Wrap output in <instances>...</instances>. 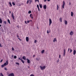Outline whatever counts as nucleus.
<instances>
[{
    "label": "nucleus",
    "mask_w": 76,
    "mask_h": 76,
    "mask_svg": "<svg viewBox=\"0 0 76 76\" xmlns=\"http://www.w3.org/2000/svg\"><path fill=\"white\" fill-rule=\"evenodd\" d=\"M23 60H26V57L25 56H23Z\"/></svg>",
    "instance_id": "a211bd4d"
},
{
    "label": "nucleus",
    "mask_w": 76,
    "mask_h": 76,
    "mask_svg": "<svg viewBox=\"0 0 76 76\" xmlns=\"http://www.w3.org/2000/svg\"><path fill=\"white\" fill-rule=\"evenodd\" d=\"M4 70H7V68L5 67L4 68Z\"/></svg>",
    "instance_id": "ea45409f"
},
{
    "label": "nucleus",
    "mask_w": 76,
    "mask_h": 76,
    "mask_svg": "<svg viewBox=\"0 0 76 76\" xmlns=\"http://www.w3.org/2000/svg\"><path fill=\"white\" fill-rule=\"evenodd\" d=\"M14 58H15V59H16V58H17V57L16 56H14Z\"/></svg>",
    "instance_id": "f704fd0d"
},
{
    "label": "nucleus",
    "mask_w": 76,
    "mask_h": 76,
    "mask_svg": "<svg viewBox=\"0 0 76 76\" xmlns=\"http://www.w3.org/2000/svg\"><path fill=\"white\" fill-rule=\"evenodd\" d=\"M39 7H40V8H42V4H39Z\"/></svg>",
    "instance_id": "393cba45"
},
{
    "label": "nucleus",
    "mask_w": 76,
    "mask_h": 76,
    "mask_svg": "<svg viewBox=\"0 0 76 76\" xmlns=\"http://www.w3.org/2000/svg\"><path fill=\"white\" fill-rule=\"evenodd\" d=\"M28 13L29 14H30V13H31V11H29L28 12Z\"/></svg>",
    "instance_id": "c756f323"
},
{
    "label": "nucleus",
    "mask_w": 76,
    "mask_h": 76,
    "mask_svg": "<svg viewBox=\"0 0 76 76\" xmlns=\"http://www.w3.org/2000/svg\"><path fill=\"white\" fill-rule=\"evenodd\" d=\"M57 63H58L59 62V59H58L56 61Z\"/></svg>",
    "instance_id": "e433bc0d"
},
{
    "label": "nucleus",
    "mask_w": 76,
    "mask_h": 76,
    "mask_svg": "<svg viewBox=\"0 0 76 76\" xmlns=\"http://www.w3.org/2000/svg\"><path fill=\"white\" fill-rule=\"evenodd\" d=\"M69 50H70V48H69L68 49V52H69Z\"/></svg>",
    "instance_id": "8fccbe9b"
},
{
    "label": "nucleus",
    "mask_w": 76,
    "mask_h": 76,
    "mask_svg": "<svg viewBox=\"0 0 76 76\" xmlns=\"http://www.w3.org/2000/svg\"><path fill=\"white\" fill-rule=\"evenodd\" d=\"M1 25L0 24V27H1Z\"/></svg>",
    "instance_id": "0e129e2a"
},
{
    "label": "nucleus",
    "mask_w": 76,
    "mask_h": 76,
    "mask_svg": "<svg viewBox=\"0 0 76 76\" xmlns=\"http://www.w3.org/2000/svg\"><path fill=\"white\" fill-rule=\"evenodd\" d=\"M69 34L70 35H73V31H71L69 33Z\"/></svg>",
    "instance_id": "6e6552de"
},
{
    "label": "nucleus",
    "mask_w": 76,
    "mask_h": 76,
    "mask_svg": "<svg viewBox=\"0 0 76 76\" xmlns=\"http://www.w3.org/2000/svg\"><path fill=\"white\" fill-rule=\"evenodd\" d=\"M36 60H37V61H39V58H36Z\"/></svg>",
    "instance_id": "c85d7f7f"
},
{
    "label": "nucleus",
    "mask_w": 76,
    "mask_h": 76,
    "mask_svg": "<svg viewBox=\"0 0 76 76\" xmlns=\"http://www.w3.org/2000/svg\"><path fill=\"white\" fill-rule=\"evenodd\" d=\"M21 61L23 63V64H24V61H23V60H21Z\"/></svg>",
    "instance_id": "473e14b6"
},
{
    "label": "nucleus",
    "mask_w": 76,
    "mask_h": 76,
    "mask_svg": "<svg viewBox=\"0 0 76 76\" xmlns=\"http://www.w3.org/2000/svg\"><path fill=\"white\" fill-rule=\"evenodd\" d=\"M4 23L5 25H6V24H7V22H6V21H4Z\"/></svg>",
    "instance_id": "a878e982"
},
{
    "label": "nucleus",
    "mask_w": 76,
    "mask_h": 76,
    "mask_svg": "<svg viewBox=\"0 0 76 76\" xmlns=\"http://www.w3.org/2000/svg\"><path fill=\"white\" fill-rule=\"evenodd\" d=\"M16 64H18V65H19V63H18V62L16 63Z\"/></svg>",
    "instance_id": "09e8293b"
},
{
    "label": "nucleus",
    "mask_w": 76,
    "mask_h": 76,
    "mask_svg": "<svg viewBox=\"0 0 76 76\" xmlns=\"http://www.w3.org/2000/svg\"><path fill=\"white\" fill-rule=\"evenodd\" d=\"M48 1H50V0H47Z\"/></svg>",
    "instance_id": "bf43d9fd"
},
{
    "label": "nucleus",
    "mask_w": 76,
    "mask_h": 76,
    "mask_svg": "<svg viewBox=\"0 0 76 76\" xmlns=\"http://www.w3.org/2000/svg\"><path fill=\"white\" fill-rule=\"evenodd\" d=\"M55 41H56V42H57V40L56 39V38H55L53 40V42H55Z\"/></svg>",
    "instance_id": "2eb2a0df"
},
{
    "label": "nucleus",
    "mask_w": 76,
    "mask_h": 76,
    "mask_svg": "<svg viewBox=\"0 0 76 76\" xmlns=\"http://www.w3.org/2000/svg\"><path fill=\"white\" fill-rule=\"evenodd\" d=\"M38 11H39H39H40V10H39V8H38Z\"/></svg>",
    "instance_id": "603ef678"
},
{
    "label": "nucleus",
    "mask_w": 76,
    "mask_h": 76,
    "mask_svg": "<svg viewBox=\"0 0 76 76\" xmlns=\"http://www.w3.org/2000/svg\"><path fill=\"white\" fill-rule=\"evenodd\" d=\"M44 1V2H46L47 0H43Z\"/></svg>",
    "instance_id": "5fc2aeb1"
},
{
    "label": "nucleus",
    "mask_w": 76,
    "mask_h": 76,
    "mask_svg": "<svg viewBox=\"0 0 76 76\" xmlns=\"http://www.w3.org/2000/svg\"><path fill=\"white\" fill-rule=\"evenodd\" d=\"M14 73H11L8 76H14Z\"/></svg>",
    "instance_id": "39448f33"
},
{
    "label": "nucleus",
    "mask_w": 76,
    "mask_h": 76,
    "mask_svg": "<svg viewBox=\"0 0 76 76\" xmlns=\"http://www.w3.org/2000/svg\"><path fill=\"white\" fill-rule=\"evenodd\" d=\"M17 27H18V28H19V26H17Z\"/></svg>",
    "instance_id": "680f3d73"
},
{
    "label": "nucleus",
    "mask_w": 76,
    "mask_h": 76,
    "mask_svg": "<svg viewBox=\"0 0 76 76\" xmlns=\"http://www.w3.org/2000/svg\"><path fill=\"white\" fill-rule=\"evenodd\" d=\"M37 40H35L34 41V43H37Z\"/></svg>",
    "instance_id": "37998d69"
},
{
    "label": "nucleus",
    "mask_w": 76,
    "mask_h": 76,
    "mask_svg": "<svg viewBox=\"0 0 76 76\" xmlns=\"http://www.w3.org/2000/svg\"><path fill=\"white\" fill-rule=\"evenodd\" d=\"M25 23H26V24H27L28 23H27V22H26V21H25Z\"/></svg>",
    "instance_id": "49530a36"
},
{
    "label": "nucleus",
    "mask_w": 76,
    "mask_h": 76,
    "mask_svg": "<svg viewBox=\"0 0 76 76\" xmlns=\"http://www.w3.org/2000/svg\"><path fill=\"white\" fill-rule=\"evenodd\" d=\"M12 17L13 18V19L14 20H15V16H14V15H13V12L12 13Z\"/></svg>",
    "instance_id": "f8f14e48"
},
{
    "label": "nucleus",
    "mask_w": 76,
    "mask_h": 76,
    "mask_svg": "<svg viewBox=\"0 0 76 76\" xmlns=\"http://www.w3.org/2000/svg\"><path fill=\"white\" fill-rule=\"evenodd\" d=\"M10 13H11V11H10Z\"/></svg>",
    "instance_id": "052dcab7"
},
{
    "label": "nucleus",
    "mask_w": 76,
    "mask_h": 76,
    "mask_svg": "<svg viewBox=\"0 0 76 76\" xmlns=\"http://www.w3.org/2000/svg\"><path fill=\"white\" fill-rule=\"evenodd\" d=\"M51 32V30L49 29V30H48L47 31V33L48 34Z\"/></svg>",
    "instance_id": "9b49d317"
},
{
    "label": "nucleus",
    "mask_w": 76,
    "mask_h": 76,
    "mask_svg": "<svg viewBox=\"0 0 76 76\" xmlns=\"http://www.w3.org/2000/svg\"><path fill=\"white\" fill-rule=\"evenodd\" d=\"M12 4L13 6H15V3L13 2H12Z\"/></svg>",
    "instance_id": "2f4dec72"
},
{
    "label": "nucleus",
    "mask_w": 76,
    "mask_h": 76,
    "mask_svg": "<svg viewBox=\"0 0 76 76\" xmlns=\"http://www.w3.org/2000/svg\"><path fill=\"white\" fill-rule=\"evenodd\" d=\"M12 51H14L15 50V49H14L13 47L12 48Z\"/></svg>",
    "instance_id": "c9c22d12"
},
{
    "label": "nucleus",
    "mask_w": 76,
    "mask_h": 76,
    "mask_svg": "<svg viewBox=\"0 0 76 76\" xmlns=\"http://www.w3.org/2000/svg\"><path fill=\"white\" fill-rule=\"evenodd\" d=\"M7 22H8V23H10V24H11L10 22V20H9V19L7 20Z\"/></svg>",
    "instance_id": "b1692460"
},
{
    "label": "nucleus",
    "mask_w": 76,
    "mask_h": 76,
    "mask_svg": "<svg viewBox=\"0 0 76 76\" xmlns=\"http://www.w3.org/2000/svg\"><path fill=\"white\" fill-rule=\"evenodd\" d=\"M26 42H28L29 41V37H26Z\"/></svg>",
    "instance_id": "423d86ee"
},
{
    "label": "nucleus",
    "mask_w": 76,
    "mask_h": 76,
    "mask_svg": "<svg viewBox=\"0 0 76 76\" xmlns=\"http://www.w3.org/2000/svg\"><path fill=\"white\" fill-rule=\"evenodd\" d=\"M28 3H29V0H27V2H26L27 4H28Z\"/></svg>",
    "instance_id": "58836bf2"
},
{
    "label": "nucleus",
    "mask_w": 76,
    "mask_h": 76,
    "mask_svg": "<svg viewBox=\"0 0 76 76\" xmlns=\"http://www.w3.org/2000/svg\"><path fill=\"white\" fill-rule=\"evenodd\" d=\"M30 76H35L34 74H31Z\"/></svg>",
    "instance_id": "79ce46f5"
},
{
    "label": "nucleus",
    "mask_w": 76,
    "mask_h": 76,
    "mask_svg": "<svg viewBox=\"0 0 76 76\" xmlns=\"http://www.w3.org/2000/svg\"><path fill=\"white\" fill-rule=\"evenodd\" d=\"M58 9H59V7L58 6V5H57V10H58Z\"/></svg>",
    "instance_id": "cd10ccee"
},
{
    "label": "nucleus",
    "mask_w": 76,
    "mask_h": 76,
    "mask_svg": "<svg viewBox=\"0 0 76 76\" xmlns=\"http://www.w3.org/2000/svg\"><path fill=\"white\" fill-rule=\"evenodd\" d=\"M18 59H19V60H22V59L20 58H19Z\"/></svg>",
    "instance_id": "864d4df0"
},
{
    "label": "nucleus",
    "mask_w": 76,
    "mask_h": 76,
    "mask_svg": "<svg viewBox=\"0 0 76 76\" xmlns=\"http://www.w3.org/2000/svg\"><path fill=\"white\" fill-rule=\"evenodd\" d=\"M27 62L28 63H29V64H30V60H29L28 59H27Z\"/></svg>",
    "instance_id": "9d476101"
},
{
    "label": "nucleus",
    "mask_w": 76,
    "mask_h": 76,
    "mask_svg": "<svg viewBox=\"0 0 76 76\" xmlns=\"http://www.w3.org/2000/svg\"><path fill=\"white\" fill-rule=\"evenodd\" d=\"M30 22H32V20H30Z\"/></svg>",
    "instance_id": "69168bd1"
},
{
    "label": "nucleus",
    "mask_w": 76,
    "mask_h": 76,
    "mask_svg": "<svg viewBox=\"0 0 76 76\" xmlns=\"http://www.w3.org/2000/svg\"><path fill=\"white\" fill-rule=\"evenodd\" d=\"M0 47H3V46L1 45V44H0Z\"/></svg>",
    "instance_id": "c03bdc74"
},
{
    "label": "nucleus",
    "mask_w": 76,
    "mask_h": 76,
    "mask_svg": "<svg viewBox=\"0 0 76 76\" xmlns=\"http://www.w3.org/2000/svg\"><path fill=\"white\" fill-rule=\"evenodd\" d=\"M3 76V74H2V73H0V76Z\"/></svg>",
    "instance_id": "7c9ffc66"
},
{
    "label": "nucleus",
    "mask_w": 76,
    "mask_h": 76,
    "mask_svg": "<svg viewBox=\"0 0 76 76\" xmlns=\"http://www.w3.org/2000/svg\"><path fill=\"white\" fill-rule=\"evenodd\" d=\"M76 50H74L73 51V55H75V54H76Z\"/></svg>",
    "instance_id": "4468645a"
},
{
    "label": "nucleus",
    "mask_w": 76,
    "mask_h": 76,
    "mask_svg": "<svg viewBox=\"0 0 76 76\" xmlns=\"http://www.w3.org/2000/svg\"><path fill=\"white\" fill-rule=\"evenodd\" d=\"M18 39H19V40H20V38H18Z\"/></svg>",
    "instance_id": "e2e57ef3"
},
{
    "label": "nucleus",
    "mask_w": 76,
    "mask_h": 76,
    "mask_svg": "<svg viewBox=\"0 0 76 76\" xmlns=\"http://www.w3.org/2000/svg\"><path fill=\"white\" fill-rule=\"evenodd\" d=\"M3 61V59H1V61H0V63H1Z\"/></svg>",
    "instance_id": "3c124183"
},
{
    "label": "nucleus",
    "mask_w": 76,
    "mask_h": 76,
    "mask_svg": "<svg viewBox=\"0 0 76 76\" xmlns=\"http://www.w3.org/2000/svg\"><path fill=\"white\" fill-rule=\"evenodd\" d=\"M65 55H66V50L65 49H64V56H65Z\"/></svg>",
    "instance_id": "0eeeda50"
},
{
    "label": "nucleus",
    "mask_w": 76,
    "mask_h": 76,
    "mask_svg": "<svg viewBox=\"0 0 76 76\" xmlns=\"http://www.w3.org/2000/svg\"><path fill=\"white\" fill-rule=\"evenodd\" d=\"M69 5H71V3H70V2H69Z\"/></svg>",
    "instance_id": "6e6d98bb"
},
{
    "label": "nucleus",
    "mask_w": 76,
    "mask_h": 76,
    "mask_svg": "<svg viewBox=\"0 0 76 76\" xmlns=\"http://www.w3.org/2000/svg\"><path fill=\"white\" fill-rule=\"evenodd\" d=\"M3 22V21H2V20L1 19V18H0V23H2Z\"/></svg>",
    "instance_id": "dca6fc26"
},
{
    "label": "nucleus",
    "mask_w": 76,
    "mask_h": 76,
    "mask_svg": "<svg viewBox=\"0 0 76 76\" xmlns=\"http://www.w3.org/2000/svg\"><path fill=\"white\" fill-rule=\"evenodd\" d=\"M44 9H47V6L46 5H45L43 6Z\"/></svg>",
    "instance_id": "ddd939ff"
},
{
    "label": "nucleus",
    "mask_w": 76,
    "mask_h": 76,
    "mask_svg": "<svg viewBox=\"0 0 76 76\" xmlns=\"http://www.w3.org/2000/svg\"><path fill=\"white\" fill-rule=\"evenodd\" d=\"M64 23L65 25H67V21L66 20H65Z\"/></svg>",
    "instance_id": "f3484780"
},
{
    "label": "nucleus",
    "mask_w": 76,
    "mask_h": 76,
    "mask_svg": "<svg viewBox=\"0 0 76 76\" xmlns=\"http://www.w3.org/2000/svg\"><path fill=\"white\" fill-rule=\"evenodd\" d=\"M51 23H52V20H51V19H49V26L51 25Z\"/></svg>",
    "instance_id": "7ed1b4c3"
},
{
    "label": "nucleus",
    "mask_w": 76,
    "mask_h": 76,
    "mask_svg": "<svg viewBox=\"0 0 76 76\" xmlns=\"http://www.w3.org/2000/svg\"><path fill=\"white\" fill-rule=\"evenodd\" d=\"M6 63V65L7 66V65L9 64V63H8V61L7 60Z\"/></svg>",
    "instance_id": "4be33fe9"
},
{
    "label": "nucleus",
    "mask_w": 76,
    "mask_h": 76,
    "mask_svg": "<svg viewBox=\"0 0 76 76\" xmlns=\"http://www.w3.org/2000/svg\"><path fill=\"white\" fill-rule=\"evenodd\" d=\"M29 0V4H31V3L32 2V0Z\"/></svg>",
    "instance_id": "bb28decb"
},
{
    "label": "nucleus",
    "mask_w": 76,
    "mask_h": 76,
    "mask_svg": "<svg viewBox=\"0 0 76 76\" xmlns=\"http://www.w3.org/2000/svg\"><path fill=\"white\" fill-rule=\"evenodd\" d=\"M17 37H18V38H19V37L18 36V35L17 36Z\"/></svg>",
    "instance_id": "4d7b16f0"
},
{
    "label": "nucleus",
    "mask_w": 76,
    "mask_h": 76,
    "mask_svg": "<svg viewBox=\"0 0 76 76\" xmlns=\"http://www.w3.org/2000/svg\"><path fill=\"white\" fill-rule=\"evenodd\" d=\"M72 49H70V53H72Z\"/></svg>",
    "instance_id": "a19ab883"
},
{
    "label": "nucleus",
    "mask_w": 76,
    "mask_h": 76,
    "mask_svg": "<svg viewBox=\"0 0 76 76\" xmlns=\"http://www.w3.org/2000/svg\"><path fill=\"white\" fill-rule=\"evenodd\" d=\"M59 58H60H60H61V55H59Z\"/></svg>",
    "instance_id": "4c0bfd02"
},
{
    "label": "nucleus",
    "mask_w": 76,
    "mask_h": 76,
    "mask_svg": "<svg viewBox=\"0 0 76 76\" xmlns=\"http://www.w3.org/2000/svg\"><path fill=\"white\" fill-rule=\"evenodd\" d=\"M35 56L34 55L33 57H34Z\"/></svg>",
    "instance_id": "13d9d810"
},
{
    "label": "nucleus",
    "mask_w": 76,
    "mask_h": 76,
    "mask_svg": "<svg viewBox=\"0 0 76 76\" xmlns=\"http://www.w3.org/2000/svg\"><path fill=\"white\" fill-rule=\"evenodd\" d=\"M32 14H31L30 15V17L31 18V19H32L34 18V17H33V16H32Z\"/></svg>",
    "instance_id": "1a4fd4ad"
},
{
    "label": "nucleus",
    "mask_w": 76,
    "mask_h": 76,
    "mask_svg": "<svg viewBox=\"0 0 76 76\" xmlns=\"http://www.w3.org/2000/svg\"><path fill=\"white\" fill-rule=\"evenodd\" d=\"M37 8H39V5H38V4H37Z\"/></svg>",
    "instance_id": "de8ad7c7"
},
{
    "label": "nucleus",
    "mask_w": 76,
    "mask_h": 76,
    "mask_svg": "<svg viewBox=\"0 0 76 76\" xmlns=\"http://www.w3.org/2000/svg\"><path fill=\"white\" fill-rule=\"evenodd\" d=\"M45 51V50H42V51H41V53H42V54H43L44 53Z\"/></svg>",
    "instance_id": "412c9836"
},
{
    "label": "nucleus",
    "mask_w": 76,
    "mask_h": 76,
    "mask_svg": "<svg viewBox=\"0 0 76 76\" xmlns=\"http://www.w3.org/2000/svg\"><path fill=\"white\" fill-rule=\"evenodd\" d=\"M71 16H73V12H71Z\"/></svg>",
    "instance_id": "aec40b11"
},
{
    "label": "nucleus",
    "mask_w": 76,
    "mask_h": 76,
    "mask_svg": "<svg viewBox=\"0 0 76 76\" xmlns=\"http://www.w3.org/2000/svg\"><path fill=\"white\" fill-rule=\"evenodd\" d=\"M35 1L36 3L37 1H38V3H39V0H35Z\"/></svg>",
    "instance_id": "72a5a7b5"
},
{
    "label": "nucleus",
    "mask_w": 76,
    "mask_h": 76,
    "mask_svg": "<svg viewBox=\"0 0 76 76\" xmlns=\"http://www.w3.org/2000/svg\"><path fill=\"white\" fill-rule=\"evenodd\" d=\"M60 21L61 22H62V18H60L59 19Z\"/></svg>",
    "instance_id": "6ab92c4d"
},
{
    "label": "nucleus",
    "mask_w": 76,
    "mask_h": 76,
    "mask_svg": "<svg viewBox=\"0 0 76 76\" xmlns=\"http://www.w3.org/2000/svg\"><path fill=\"white\" fill-rule=\"evenodd\" d=\"M9 4H10V5L11 7H12V4H11V2H9Z\"/></svg>",
    "instance_id": "5701e85b"
},
{
    "label": "nucleus",
    "mask_w": 76,
    "mask_h": 76,
    "mask_svg": "<svg viewBox=\"0 0 76 76\" xmlns=\"http://www.w3.org/2000/svg\"><path fill=\"white\" fill-rule=\"evenodd\" d=\"M29 22H30V20H28V21H27V23H29Z\"/></svg>",
    "instance_id": "a18cd8bd"
},
{
    "label": "nucleus",
    "mask_w": 76,
    "mask_h": 76,
    "mask_svg": "<svg viewBox=\"0 0 76 76\" xmlns=\"http://www.w3.org/2000/svg\"><path fill=\"white\" fill-rule=\"evenodd\" d=\"M40 67L41 69V70H44L46 68L45 66H40Z\"/></svg>",
    "instance_id": "f257e3e1"
},
{
    "label": "nucleus",
    "mask_w": 76,
    "mask_h": 76,
    "mask_svg": "<svg viewBox=\"0 0 76 76\" xmlns=\"http://www.w3.org/2000/svg\"><path fill=\"white\" fill-rule=\"evenodd\" d=\"M63 3L62 8L63 9H64V6H65V2H64V1H63Z\"/></svg>",
    "instance_id": "f03ea898"
},
{
    "label": "nucleus",
    "mask_w": 76,
    "mask_h": 76,
    "mask_svg": "<svg viewBox=\"0 0 76 76\" xmlns=\"http://www.w3.org/2000/svg\"><path fill=\"white\" fill-rule=\"evenodd\" d=\"M6 66V63H5L4 64L1 65V67H4V66Z\"/></svg>",
    "instance_id": "20e7f679"
}]
</instances>
